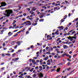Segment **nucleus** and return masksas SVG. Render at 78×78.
Returning a JSON list of instances; mask_svg holds the SVG:
<instances>
[{"mask_svg": "<svg viewBox=\"0 0 78 78\" xmlns=\"http://www.w3.org/2000/svg\"><path fill=\"white\" fill-rule=\"evenodd\" d=\"M33 70H34V68H32L31 69V70H30V72H32L33 71Z\"/></svg>", "mask_w": 78, "mask_h": 78, "instance_id": "18", "label": "nucleus"}, {"mask_svg": "<svg viewBox=\"0 0 78 78\" xmlns=\"http://www.w3.org/2000/svg\"><path fill=\"white\" fill-rule=\"evenodd\" d=\"M33 59H37V57H34L33 58Z\"/></svg>", "mask_w": 78, "mask_h": 78, "instance_id": "22", "label": "nucleus"}, {"mask_svg": "<svg viewBox=\"0 0 78 78\" xmlns=\"http://www.w3.org/2000/svg\"><path fill=\"white\" fill-rule=\"evenodd\" d=\"M28 33H29V32H28V31H27L26 32V34H28Z\"/></svg>", "mask_w": 78, "mask_h": 78, "instance_id": "59", "label": "nucleus"}, {"mask_svg": "<svg viewBox=\"0 0 78 78\" xmlns=\"http://www.w3.org/2000/svg\"><path fill=\"white\" fill-rule=\"evenodd\" d=\"M5 45H6V44H5V43H4L2 44V45L3 46H5Z\"/></svg>", "mask_w": 78, "mask_h": 78, "instance_id": "40", "label": "nucleus"}, {"mask_svg": "<svg viewBox=\"0 0 78 78\" xmlns=\"http://www.w3.org/2000/svg\"><path fill=\"white\" fill-rule=\"evenodd\" d=\"M73 31V30H70L68 32V33H72V31Z\"/></svg>", "mask_w": 78, "mask_h": 78, "instance_id": "34", "label": "nucleus"}, {"mask_svg": "<svg viewBox=\"0 0 78 78\" xmlns=\"http://www.w3.org/2000/svg\"><path fill=\"white\" fill-rule=\"evenodd\" d=\"M73 44H72L71 45H69V47H73Z\"/></svg>", "mask_w": 78, "mask_h": 78, "instance_id": "26", "label": "nucleus"}, {"mask_svg": "<svg viewBox=\"0 0 78 78\" xmlns=\"http://www.w3.org/2000/svg\"><path fill=\"white\" fill-rule=\"evenodd\" d=\"M69 59H70L71 58H72V56H71L70 55H69Z\"/></svg>", "mask_w": 78, "mask_h": 78, "instance_id": "49", "label": "nucleus"}, {"mask_svg": "<svg viewBox=\"0 0 78 78\" xmlns=\"http://www.w3.org/2000/svg\"><path fill=\"white\" fill-rule=\"evenodd\" d=\"M44 15H42L39 16V17L40 19H42L44 17Z\"/></svg>", "mask_w": 78, "mask_h": 78, "instance_id": "8", "label": "nucleus"}, {"mask_svg": "<svg viewBox=\"0 0 78 78\" xmlns=\"http://www.w3.org/2000/svg\"><path fill=\"white\" fill-rule=\"evenodd\" d=\"M35 69H39V67L38 66L36 67L35 68Z\"/></svg>", "mask_w": 78, "mask_h": 78, "instance_id": "35", "label": "nucleus"}, {"mask_svg": "<svg viewBox=\"0 0 78 78\" xmlns=\"http://www.w3.org/2000/svg\"><path fill=\"white\" fill-rule=\"evenodd\" d=\"M26 22H27L26 25H31V22L30 21H26Z\"/></svg>", "mask_w": 78, "mask_h": 78, "instance_id": "3", "label": "nucleus"}, {"mask_svg": "<svg viewBox=\"0 0 78 78\" xmlns=\"http://www.w3.org/2000/svg\"><path fill=\"white\" fill-rule=\"evenodd\" d=\"M37 44L38 46H39V45H40V44H39V43H37Z\"/></svg>", "mask_w": 78, "mask_h": 78, "instance_id": "57", "label": "nucleus"}, {"mask_svg": "<svg viewBox=\"0 0 78 78\" xmlns=\"http://www.w3.org/2000/svg\"><path fill=\"white\" fill-rule=\"evenodd\" d=\"M22 20H23V21H24V20H25V19L24 18H23L22 19Z\"/></svg>", "mask_w": 78, "mask_h": 78, "instance_id": "47", "label": "nucleus"}, {"mask_svg": "<svg viewBox=\"0 0 78 78\" xmlns=\"http://www.w3.org/2000/svg\"><path fill=\"white\" fill-rule=\"evenodd\" d=\"M27 15L26 13H24L23 14V16H26Z\"/></svg>", "mask_w": 78, "mask_h": 78, "instance_id": "61", "label": "nucleus"}, {"mask_svg": "<svg viewBox=\"0 0 78 78\" xmlns=\"http://www.w3.org/2000/svg\"><path fill=\"white\" fill-rule=\"evenodd\" d=\"M27 10L28 9V11H30V8H28V9L27 8Z\"/></svg>", "mask_w": 78, "mask_h": 78, "instance_id": "48", "label": "nucleus"}, {"mask_svg": "<svg viewBox=\"0 0 78 78\" xmlns=\"http://www.w3.org/2000/svg\"><path fill=\"white\" fill-rule=\"evenodd\" d=\"M6 56H10L11 55V54L9 53H7L6 54Z\"/></svg>", "mask_w": 78, "mask_h": 78, "instance_id": "27", "label": "nucleus"}, {"mask_svg": "<svg viewBox=\"0 0 78 78\" xmlns=\"http://www.w3.org/2000/svg\"><path fill=\"white\" fill-rule=\"evenodd\" d=\"M44 19H41L39 20V22H44Z\"/></svg>", "mask_w": 78, "mask_h": 78, "instance_id": "14", "label": "nucleus"}, {"mask_svg": "<svg viewBox=\"0 0 78 78\" xmlns=\"http://www.w3.org/2000/svg\"><path fill=\"white\" fill-rule=\"evenodd\" d=\"M60 68H59L58 69H57V72H59V71H60Z\"/></svg>", "mask_w": 78, "mask_h": 78, "instance_id": "13", "label": "nucleus"}, {"mask_svg": "<svg viewBox=\"0 0 78 78\" xmlns=\"http://www.w3.org/2000/svg\"><path fill=\"white\" fill-rule=\"evenodd\" d=\"M43 61V60L42 59H41L40 61V63H41V62H42Z\"/></svg>", "mask_w": 78, "mask_h": 78, "instance_id": "45", "label": "nucleus"}, {"mask_svg": "<svg viewBox=\"0 0 78 78\" xmlns=\"http://www.w3.org/2000/svg\"><path fill=\"white\" fill-rule=\"evenodd\" d=\"M37 23H36L34 24V23H33L32 25H34V26H35L36 25H37Z\"/></svg>", "mask_w": 78, "mask_h": 78, "instance_id": "16", "label": "nucleus"}, {"mask_svg": "<svg viewBox=\"0 0 78 78\" xmlns=\"http://www.w3.org/2000/svg\"><path fill=\"white\" fill-rule=\"evenodd\" d=\"M71 15V14H70V13H69L68 14V16H69V17H70V16Z\"/></svg>", "mask_w": 78, "mask_h": 78, "instance_id": "53", "label": "nucleus"}, {"mask_svg": "<svg viewBox=\"0 0 78 78\" xmlns=\"http://www.w3.org/2000/svg\"><path fill=\"white\" fill-rule=\"evenodd\" d=\"M19 59V58H15V61H17Z\"/></svg>", "mask_w": 78, "mask_h": 78, "instance_id": "24", "label": "nucleus"}, {"mask_svg": "<svg viewBox=\"0 0 78 78\" xmlns=\"http://www.w3.org/2000/svg\"><path fill=\"white\" fill-rule=\"evenodd\" d=\"M17 45H16L15 46L14 48L15 49H16V48H17Z\"/></svg>", "mask_w": 78, "mask_h": 78, "instance_id": "41", "label": "nucleus"}, {"mask_svg": "<svg viewBox=\"0 0 78 78\" xmlns=\"http://www.w3.org/2000/svg\"><path fill=\"white\" fill-rule=\"evenodd\" d=\"M58 30L56 31L55 32V34H57V35H58V34H59V33H58Z\"/></svg>", "mask_w": 78, "mask_h": 78, "instance_id": "9", "label": "nucleus"}, {"mask_svg": "<svg viewBox=\"0 0 78 78\" xmlns=\"http://www.w3.org/2000/svg\"><path fill=\"white\" fill-rule=\"evenodd\" d=\"M72 37V38L73 39H76V37H75L73 36L72 37Z\"/></svg>", "mask_w": 78, "mask_h": 78, "instance_id": "23", "label": "nucleus"}, {"mask_svg": "<svg viewBox=\"0 0 78 78\" xmlns=\"http://www.w3.org/2000/svg\"><path fill=\"white\" fill-rule=\"evenodd\" d=\"M30 48H34V47H33V45H32L30 46Z\"/></svg>", "mask_w": 78, "mask_h": 78, "instance_id": "60", "label": "nucleus"}, {"mask_svg": "<svg viewBox=\"0 0 78 78\" xmlns=\"http://www.w3.org/2000/svg\"><path fill=\"white\" fill-rule=\"evenodd\" d=\"M44 60L45 61H47V58L46 57L44 58Z\"/></svg>", "mask_w": 78, "mask_h": 78, "instance_id": "56", "label": "nucleus"}, {"mask_svg": "<svg viewBox=\"0 0 78 78\" xmlns=\"http://www.w3.org/2000/svg\"><path fill=\"white\" fill-rule=\"evenodd\" d=\"M27 78H30V75H29L27 76Z\"/></svg>", "mask_w": 78, "mask_h": 78, "instance_id": "64", "label": "nucleus"}, {"mask_svg": "<svg viewBox=\"0 0 78 78\" xmlns=\"http://www.w3.org/2000/svg\"><path fill=\"white\" fill-rule=\"evenodd\" d=\"M71 37H70V36H69V37H67V38L68 39H70V38Z\"/></svg>", "mask_w": 78, "mask_h": 78, "instance_id": "29", "label": "nucleus"}, {"mask_svg": "<svg viewBox=\"0 0 78 78\" xmlns=\"http://www.w3.org/2000/svg\"><path fill=\"white\" fill-rule=\"evenodd\" d=\"M23 73V72H20L19 73V75H20V74H21V73Z\"/></svg>", "mask_w": 78, "mask_h": 78, "instance_id": "44", "label": "nucleus"}, {"mask_svg": "<svg viewBox=\"0 0 78 78\" xmlns=\"http://www.w3.org/2000/svg\"><path fill=\"white\" fill-rule=\"evenodd\" d=\"M11 52H12V53L14 52V49H12V51H11Z\"/></svg>", "mask_w": 78, "mask_h": 78, "instance_id": "42", "label": "nucleus"}, {"mask_svg": "<svg viewBox=\"0 0 78 78\" xmlns=\"http://www.w3.org/2000/svg\"><path fill=\"white\" fill-rule=\"evenodd\" d=\"M39 68L40 69H39L40 71H41V70H42V66H39Z\"/></svg>", "mask_w": 78, "mask_h": 78, "instance_id": "10", "label": "nucleus"}, {"mask_svg": "<svg viewBox=\"0 0 78 78\" xmlns=\"http://www.w3.org/2000/svg\"><path fill=\"white\" fill-rule=\"evenodd\" d=\"M72 42L69 41H68L66 42V44H68V45H69V44H72Z\"/></svg>", "mask_w": 78, "mask_h": 78, "instance_id": "6", "label": "nucleus"}, {"mask_svg": "<svg viewBox=\"0 0 78 78\" xmlns=\"http://www.w3.org/2000/svg\"><path fill=\"white\" fill-rule=\"evenodd\" d=\"M70 41H73V38H72V37H70Z\"/></svg>", "mask_w": 78, "mask_h": 78, "instance_id": "25", "label": "nucleus"}, {"mask_svg": "<svg viewBox=\"0 0 78 78\" xmlns=\"http://www.w3.org/2000/svg\"><path fill=\"white\" fill-rule=\"evenodd\" d=\"M47 64L48 65H50V64H51V63L50 62H48L47 63Z\"/></svg>", "mask_w": 78, "mask_h": 78, "instance_id": "36", "label": "nucleus"}, {"mask_svg": "<svg viewBox=\"0 0 78 78\" xmlns=\"http://www.w3.org/2000/svg\"><path fill=\"white\" fill-rule=\"evenodd\" d=\"M13 22H14V23H16V22H17V21H16V20H13Z\"/></svg>", "mask_w": 78, "mask_h": 78, "instance_id": "62", "label": "nucleus"}, {"mask_svg": "<svg viewBox=\"0 0 78 78\" xmlns=\"http://www.w3.org/2000/svg\"><path fill=\"white\" fill-rule=\"evenodd\" d=\"M76 54H74V55H73V58H74V57H76Z\"/></svg>", "mask_w": 78, "mask_h": 78, "instance_id": "33", "label": "nucleus"}, {"mask_svg": "<svg viewBox=\"0 0 78 78\" xmlns=\"http://www.w3.org/2000/svg\"><path fill=\"white\" fill-rule=\"evenodd\" d=\"M2 6H5L6 5V3L3 2L1 3Z\"/></svg>", "mask_w": 78, "mask_h": 78, "instance_id": "4", "label": "nucleus"}, {"mask_svg": "<svg viewBox=\"0 0 78 78\" xmlns=\"http://www.w3.org/2000/svg\"><path fill=\"white\" fill-rule=\"evenodd\" d=\"M18 31V30H16L13 31V32H16V31Z\"/></svg>", "mask_w": 78, "mask_h": 78, "instance_id": "58", "label": "nucleus"}, {"mask_svg": "<svg viewBox=\"0 0 78 78\" xmlns=\"http://www.w3.org/2000/svg\"><path fill=\"white\" fill-rule=\"evenodd\" d=\"M21 32H22V30H20V31H19V32H17L16 33V34H18V33H21Z\"/></svg>", "mask_w": 78, "mask_h": 78, "instance_id": "31", "label": "nucleus"}, {"mask_svg": "<svg viewBox=\"0 0 78 78\" xmlns=\"http://www.w3.org/2000/svg\"><path fill=\"white\" fill-rule=\"evenodd\" d=\"M33 76L34 78H36V74H34L33 75Z\"/></svg>", "mask_w": 78, "mask_h": 78, "instance_id": "17", "label": "nucleus"}, {"mask_svg": "<svg viewBox=\"0 0 78 78\" xmlns=\"http://www.w3.org/2000/svg\"><path fill=\"white\" fill-rule=\"evenodd\" d=\"M36 61H35V60H34V59H32V62H33V63H34V62H35Z\"/></svg>", "mask_w": 78, "mask_h": 78, "instance_id": "19", "label": "nucleus"}, {"mask_svg": "<svg viewBox=\"0 0 78 78\" xmlns=\"http://www.w3.org/2000/svg\"><path fill=\"white\" fill-rule=\"evenodd\" d=\"M47 62H50V60H48L47 61Z\"/></svg>", "mask_w": 78, "mask_h": 78, "instance_id": "52", "label": "nucleus"}, {"mask_svg": "<svg viewBox=\"0 0 78 78\" xmlns=\"http://www.w3.org/2000/svg\"><path fill=\"white\" fill-rule=\"evenodd\" d=\"M40 53H41L42 52V49H41L40 50Z\"/></svg>", "mask_w": 78, "mask_h": 78, "instance_id": "38", "label": "nucleus"}, {"mask_svg": "<svg viewBox=\"0 0 78 78\" xmlns=\"http://www.w3.org/2000/svg\"><path fill=\"white\" fill-rule=\"evenodd\" d=\"M76 33V32L75 31H74L73 32L71 33V34H74V33Z\"/></svg>", "mask_w": 78, "mask_h": 78, "instance_id": "20", "label": "nucleus"}, {"mask_svg": "<svg viewBox=\"0 0 78 78\" xmlns=\"http://www.w3.org/2000/svg\"><path fill=\"white\" fill-rule=\"evenodd\" d=\"M13 74H14V75H16V72L15 71H13Z\"/></svg>", "mask_w": 78, "mask_h": 78, "instance_id": "51", "label": "nucleus"}, {"mask_svg": "<svg viewBox=\"0 0 78 78\" xmlns=\"http://www.w3.org/2000/svg\"><path fill=\"white\" fill-rule=\"evenodd\" d=\"M12 57H14V56H15L16 55V53H14V54H13L12 55Z\"/></svg>", "mask_w": 78, "mask_h": 78, "instance_id": "32", "label": "nucleus"}, {"mask_svg": "<svg viewBox=\"0 0 78 78\" xmlns=\"http://www.w3.org/2000/svg\"><path fill=\"white\" fill-rule=\"evenodd\" d=\"M19 28V26H16L15 27V29H18Z\"/></svg>", "mask_w": 78, "mask_h": 78, "instance_id": "15", "label": "nucleus"}, {"mask_svg": "<svg viewBox=\"0 0 78 78\" xmlns=\"http://www.w3.org/2000/svg\"><path fill=\"white\" fill-rule=\"evenodd\" d=\"M60 28H61V30H62L64 29V27L62 26H61Z\"/></svg>", "mask_w": 78, "mask_h": 78, "instance_id": "28", "label": "nucleus"}, {"mask_svg": "<svg viewBox=\"0 0 78 78\" xmlns=\"http://www.w3.org/2000/svg\"><path fill=\"white\" fill-rule=\"evenodd\" d=\"M23 26H21L19 28L20 29V28H23Z\"/></svg>", "mask_w": 78, "mask_h": 78, "instance_id": "50", "label": "nucleus"}, {"mask_svg": "<svg viewBox=\"0 0 78 78\" xmlns=\"http://www.w3.org/2000/svg\"><path fill=\"white\" fill-rule=\"evenodd\" d=\"M16 25H17L16 24H14L13 26V27H16Z\"/></svg>", "mask_w": 78, "mask_h": 78, "instance_id": "54", "label": "nucleus"}, {"mask_svg": "<svg viewBox=\"0 0 78 78\" xmlns=\"http://www.w3.org/2000/svg\"><path fill=\"white\" fill-rule=\"evenodd\" d=\"M55 69H52L51 70V72H53V71H54V70H55Z\"/></svg>", "mask_w": 78, "mask_h": 78, "instance_id": "55", "label": "nucleus"}, {"mask_svg": "<svg viewBox=\"0 0 78 78\" xmlns=\"http://www.w3.org/2000/svg\"><path fill=\"white\" fill-rule=\"evenodd\" d=\"M60 39H61V38H58V39H57V41H59V40H60Z\"/></svg>", "mask_w": 78, "mask_h": 78, "instance_id": "30", "label": "nucleus"}, {"mask_svg": "<svg viewBox=\"0 0 78 78\" xmlns=\"http://www.w3.org/2000/svg\"><path fill=\"white\" fill-rule=\"evenodd\" d=\"M72 25V23H69V25H68L67 27H69V26H70V25Z\"/></svg>", "mask_w": 78, "mask_h": 78, "instance_id": "21", "label": "nucleus"}, {"mask_svg": "<svg viewBox=\"0 0 78 78\" xmlns=\"http://www.w3.org/2000/svg\"><path fill=\"white\" fill-rule=\"evenodd\" d=\"M5 64V63L3 62V63H2L1 64V66H2L3 65Z\"/></svg>", "mask_w": 78, "mask_h": 78, "instance_id": "39", "label": "nucleus"}, {"mask_svg": "<svg viewBox=\"0 0 78 78\" xmlns=\"http://www.w3.org/2000/svg\"><path fill=\"white\" fill-rule=\"evenodd\" d=\"M5 13H7V14L3 13V15H4V16H5V17H9L10 16V14H12V13H13V11L11 9L6 10H5Z\"/></svg>", "mask_w": 78, "mask_h": 78, "instance_id": "1", "label": "nucleus"}, {"mask_svg": "<svg viewBox=\"0 0 78 78\" xmlns=\"http://www.w3.org/2000/svg\"><path fill=\"white\" fill-rule=\"evenodd\" d=\"M67 15H66L65 16V18H64L62 20V21L61 23H62L63 22H64L65 20L64 19H66V18H67Z\"/></svg>", "mask_w": 78, "mask_h": 78, "instance_id": "5", "label": "nucleus"}, {"mask_svg": "<svg viewBox=\"0 0 78 78\" xmlns=\"http://www.w3.org/2000/svg\"><path fill=\"white\" fill-rule=\"evenodd\" d=\"M78 18H77L75 20H76V21H78Z\"/></svg>", "mask_w": 78, "mask_h": 78, "instance_id": "63", "label": "nucleus"}, {"mask_svg": "<svg viewBox=\"0 0 78 78\" xmlns=\"http://www.w3.org/2000/svg\"><path fill=\"white\" fill-rule=\"evenodd\" d=\"M39 51H38L36 53V54H37L36 57H39Z\"/></svg>", "mask_w": 78, "mask_h": 78, "instance_id": "11", "label": "nucleus"}, {"mask_svg": "<svg viewBox=\"0 0 78 78\" xmlns=\"http://www.w3.org/2000/svg\"><path fill=\"white\" fill-rule=\"evenodd\" d=\"M37 75L38 76L39 78L44 77V75H43V74H42V73H38Z\"/></svg>", "mask_w": 78, "mask_h": 78, "instance_id": "2", "label": "nucleus"}, {"mask_svg": "<svg viewBox=\"0 0 78 78\" xmlns=\"http://www.w3.org/2000/svg\"><path fill=\"white\" fill-rule=\"evenodd\" d=\"M3 19V17H2V18H0V21L1 20H2Z\"/></svg>", "mask_w": 78, "mask_h": 78, "instance_id": "46", "label": "nucleus"}, {"mask_svg": "<svg viewBox=\"0 0 78 78\" xmlns=\"http://www.w3.org/2000/svg\"><path fill=\"white\" fill-rule=\"evenodd\" d=\"M62 42V40H59L58 41V43H61Z\"/></svg>", "mask_w": 78, "mask_h": 78, "instance_id": "43", "label": "nucleus"}, {"mask_svg": "<svg viewBox=\"0 0 78 78\" xmlns=\"http://www.w3.org/2000/svg\"><path fill=\"white\" fill-rule=\"evenodd\" d=\"M16 44H17V45L18 46L20 45V41H18L16 42Z\"/></svg>", "mask_w": 78, "mask_h": 78, "instance_id": "12", "label": "nucleus"}, {"mask_svg": "<svg viewBox=\"0 0 78 78\" xmlns=\"http://www.w3.org/2000/svg\"><path fill=\"white\" fill-rule=\"evenodd\" d=\"M30 67H28L27 69L28 70H30Z\"/></svg>", "mask_w": 78, "mask_h": 78, "instance_id": "37", "label": "nucleus"}, {"mask_svg": "<svg viewBox=\"0 0 78 78\" xmlns=\"http://www.w3.org/2000/svg\"><path fill=\"white\" fill-rule=\"evenodd\" d=\"M63 47L64 49H67V48H69L68 46H67L66 45H63Z\"/></svg>", "mask_w": 78, "mask_h": 78, "instance_id": "7", "label": "nucleus"}]
</instances>
